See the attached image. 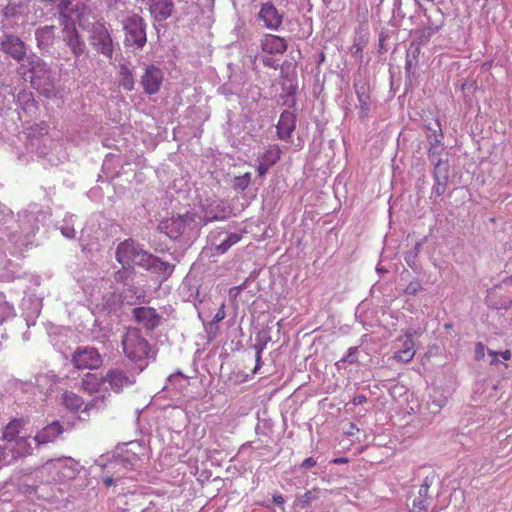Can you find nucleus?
<instances>
[{
    "label": "nucleus",
    "mask_w": 512,
    "mask_h": 512,
    "mask_svg": "<svg viewBox=\"0 0 512 512\" xmlns=\"http://www.w3.org/2000/svg\"><path fill=\"white\" fill-rule=\"evenodd\" d=\"M18 74L29 80L31 86L47 99H54L59 92L56 88L52 70L38 55L29 54L17 68Z\"/></svg>",
    "instance_id": "f257e3e1"
},
{
    "label": "nucleus",
    "mask_w": 512,
    "mask_h": 512,
    "mask_svg": "<svg viewBox=\"0 0 512 512\" xmlns=\"http://www.w3.org/2000/svg\"><path fill=\"white\" fill-rule=\"evenodd\" d=\"M121 346L123 354L134 363H139L155 356L149 341L138 328H127L121 338Z\"/></svg>",
    "instance_id": "f03ea898"
},
{
    "label": "nucleus",
    "mask_w": 512,
    "mask_h": 512,
    "mask_svg": "<svg viewBox=\"0 0 512 512\" xmlns=\"http://www.w3.org/2000/svg\"><path fill=\"white\" fill-rule=\"evenodd\" d=\"M115 257L124 268H132L133 265L142 267L145 259L150 258V253L141 249L134 240L126 239L117 246Z\"/></svg>",
    "instance_id": "7ed1b4c3"
},
{
    "label": "nucleus",
    "mask_w": 512,
    "mask_h": 512,
    "mask_svg": "<svg viewBox=\"0 0 512 512\" xmlns=\"http://www.w3.org/2000/svg\"><path fill=\"white\" fill-rule=\"evenodd\" d=\"M194 220V215L187 212L183 215L171 216L170 218L161 220L157 229L170 239H177L183 234L186 226L194 222Z\"/></svg>",
    "instance_id": "20e7f679"
},
{
    "label": "nucleus",
    "mask_w": 512,
    "mask_h": 512,
    "mask_svg": "<svg viewBox=\"0 0 512 512\" xmlns=\"http://www.w3.org/2000/svg\"><path fill=\"white\" fill-rule=\"evenodd\" d=\"M416 331L407 329L395 340L398 344L393 354V359L399 363H409L416 354L414 336Z\"/></svg>",
    "instance_id": "39448f33"
},
{
    "label": "nucleus",
    "mask_w": 512,
    "mask_h": 512,
    "mask_svg": "<svg viewBox=\"0 0 512 512\" xmlns=\"http://www.w3.org/2000/svg\"><path fill=\"white\" fill-rule=\"evenodd\" d=\"M71 362L78 370L98 369L102 365V357L93 347H78L72 355Z\"/></svg>",
    "instance_id": "423d86ee"
},
{
    "label": "nucleus",
    "mask_w": 512,
    "mask_h": 512,
    "mask_svg": "<svg viewBox=\"0 0 512 512\" xmlns=\"http://www.w3.org/2000/svg\"><path fill=\"white\" fill-rule=\"evenodd\" d=\"M0 49L17 62H24L28 56L25 42L13 34H3L0 37Z\"/></svg>",
    "instance_id": "0eeeda50"
},
{
    "label": "nucleus",
    "mask_w": 512,
    "mask_h": 512,
    "mask_svg": "<svg viewBox=\"0 0 512 512\" xmlns=\"http://www.w3.org/2000/svg\"><path fill=\"white\" fill-rule=\"evenodd\" d=\"M91 45L101 54L111 59L114 48L111 36L102 23L93 25L92 35L90 36Z\"/></svg>",
    "instance_id": "6e6552de"
},
{
    "label": "nucleus",
    "mask_w": 512,
    "mask_h": 512,
    "mask_svg": "<svg viewBox=\"0 0 512 512\" xmlns=\"http://www.w3.org/2000/svg\"><path fill=\"white\" fill-rule=\"evenodd\" d=\"M104 379L105 384H109L108 390L110 389L115 393H120L135 383L133 375L127 374L126 371L118 367L109 369L104 375Z\"/></svg>",
    "instance_id": "1a4fd4ad"
},
{
    "label": "nucleus",
    "mask_w": 512,
    "mask_h": 512,
    "mask_svg": "<svg viewBox=\"0 0 512 512\" xmlns=\"http://www.w3.org/2000/svg\"><path fill=\"white\" fill-rule=\"evenodd\" d=\"M435 480V474L432 473L427 475L422 484L419 487L418 495L415 496L412 500V504L409 508V512H428V508L430 505L431 496L429 494V489L433 485Z\"/></svg>",
    "instance_id": "9d476101"
},
{
    "label": "nucleus",
    "mask_w": 512,
    "mask_h": 512,
    "mask_svg": "<svg viewBox=\"0 0 512 512\" xmlns=\"http://www.w3.org/2000/svg\"><path fill=\"white\" fill-rule=\"evenodd\" d=\"M164 75L162 70L155 65H148L141 77V85L144 92L148 95H154L159 92Z\"/></svg>",
    "instance_id": "9b49d317"
},
{
    "label": "nucleus",
    "mask_w": 512,
    "mask_h": 512,
    "mask_svg": "<svg viewBox=\"0 0 512 512\" xmlns=\"http://www.w3.org/2000/svg\"><path fill=\"white\" fill-rule=\"evenodd\" d=\"M132 315L138 324L149 331H154L162 320V316L154 308L148 306L134 308Z\"/></svg>",
    "instance_id": "f8f14e48"
},
{
    "label": "nucleus",
    "mask_w": 512,
    "mask_h": 512,
    "mask_svg": "<svg viewBox=\"0 0 512 512\" xmlns=\"http://www.w3.org/2000/svg\"><path fill=\"white\" fill-rule=\"evenodd\" d=\"M125 43L142 48L146 43V32L140 19L130 20L125 24Z\"/></svg>",
    "instance_id": "ddd939ff"
},
{
    "label": "nucleus",
    "mask_w": 512,
    "mask_h": 512,
    "mask_svg": "<svg viewBox=\"0 0 512 512\" xmlns=\"http://www.w3.org/2000/svg\"><path fill=\"white\" fill-rule=\"evenodd\" d=\"M61 402L69 412L76 413L82 411L88 413L97 403V399L85 403L80 395L73 391L65 390L61 395Z\"/></svg>",
    "instance_id": "4468645a"
},
{
    "label": "nucleus",
    "mask_w": 512,
    "mask_h": 512,
    "mask_svg": "<svg viewBox=\"0 0 512 512\" xmlns=\"http://www.w3.org/2000/svg\"><path fill=\"white\" fill-rule=\"evenodd\" d=\"M257 19L264 23V26L270 30H277L283 21V15L271 3H263L257 15Z\"/></svg>",
    "instance_id": "2eb2a0df"
},
{
    "label": "nucleus",
    "mask_w": 512,
    "mask_h": 512,
    "mask_svg": "<svg viewBox=\"0 0 512 512\" xmlns=\"http://www.w3.org/2000/svg\"><path fill=\"white\" fill-rule=\"evenodd\" d=\"M63 432L64 428L61 423L53 421L38 431L32 440L37 446L45 445L54 442Z\"/></svg>",
    "instance_id": "dca6fc26"
},
{
    "label": "nucleus",
    "mask_w": 512,
    "mask_h": 512,
    "mask_svg": "<svg viewBox=\"0 0 512 512\" xmlns=\"http://www.w3.org/2000/svg\"><path fill=\"white\" fill-rule=\"evenodd\" d=\"M63 39L75 57H80L84 53L85 44L81 40L79 33L73 24L66 25L64 27Z\"/></svg>",
    "instance_id": "f3484780"
},
{
    "label": "nucleus",
    "mask_w": 512,
    "mask_h": 512,
    "mask_svg": "<svg viewBox=\"0 0 512 512\" xmlns=\"http://www.w3.org/2000/svg\"><path fill=\"white\" fill-rule=\"evenodd\" d=\"M149 11L157 21H164L172 15L173 0H148Z\"/></svg>",
    "instance_id": "a211bd4d"
},
{
    "label": "nucleus",
    "mask_w": 512,
    "mask_h": 512,
    "mask_svg": "<svg viewBox=\"0 0 512 512\" xmlns=\"http://www.w3.org/2000/svg\"><path fill=\"white\" fill-rule=\"evenodd\" d=\"M142 267L146 268L152 273L158 274L164 280L168 279L174 271V265L168 262H164L152 254H150L149 259H145Z\"/></svg>",
    "instance_id": "6ab92c4d"
},
{
    "label": "nucleus",
    "mask_w": 512,
    "mask_h": 512,
    "mask_svg": "<svg viewBox=\"0 0 512 512\" xmlns=\"http://www.w3.org/2000/svg\"><path fill=\"white\" fill-rule=\"evenodd\" d=\"M81 388L89 395H94L100 392H108V387L105 386L104 376H99L94 373H87L83 376L81 381Z\"/></svg>",
    "instance_id": "aec40b11"
},
{
    "label": "nucleus",
    "mask_w": 512,
    "mask_h": 512,
    "mask_svg": "<svg viewBox=\"0 0 512 512\" xmlns=\"http://www.w3.org/2000/svg\"><path fill=\"white\" fill-rule=\"evenodd\" d=\"M261 49L268 54H283L287 50V42L277 35L265 34L261 39Z\"/></svg>",
    "instance_id": "412c9836"
},
{
    "label": "nucleus",
    "mask_w": 512,
    "mask_h": 512,
    "mask_svg": "<svg viewBox=\"0 0 512 512\" xmlns=\"http://www.w3.org/2000/svg\"><path fill=\"white\" fill-rule=\"evenodd\" d=\"M27 421L24 418L11 419L2 429L1 440L5 442H14L20 436V432L24 429Z\"/></svg>",
    "instance_id": "4be33fe9"
},
{
    "label": "nucleus",
    "mask_w": 512,
    "mask_h": 512,
    "mask_svg": "<svg viewBox=\"0 0 512 512\" xmlns=\"http://www.w3.org/2000/svg\"><path fill=\"white\" fill-rule=\"evenodd\" d=\"M13 443L11 452L14 458H23L32 455L33 447L30 436H20Z\"/></svg>",
    "instance_id": "5701e85b"
},
{
    "label": "nucleus",
    "mask_w": 512,
    "mask_h": 512,
    "mask_svg": "<svg viewBox=\"0 0 512 512\" xmlns=\"http://www.w3.org/2000/svg\"><path fill=\"white\" fill-rule=\"evenodd\" d=\"M434 175L438 182L435 188V192L438 195H441L445 191V186L448 180V164L438 160L435 164Z\"/></svg>",
    "instance_id": "b1692460"
},
{
    "label": "nucleus",
    "mask_w": 512,
    "mask_h": 512,
    "mask_svg": "<svg viewBox=\"0 0 512 512\" xmlns=\"http://www.w3.org/2000/svg\"><path fill=\"white\" fill-rule=\"evenodd\" d=\"M421 45L412 43L407 50L406 60H405V70L407 73H410L412 69L417 65L418 58L420 55Z\"/></svg>",
    "instance_id": "393cba45"
},
{
    "label": "nucleus",
    "mask_w": 512,
    "mask_h": 512,
    "mask_svg": "<svg viewBox=\"0 0 512 512\" xmlns=\"http://www.w3.org/2000/svg\"><path fill=\"white\" fill-rule=\"evenodd\" d=\"M356 94L359 101V113L361 117H366L370 110V96L365 86L356 88Z\"/></svg>",
    "instance_id": "a878e982"
},
{
    "label": "nucleus",
    "mask_w": 512,
    "mask_h": 512,
    "mask_svg": "<svg viewBox=\"0 0 512 512\" xmlns=\"http://www.w3.org/2000/svg\"><path fill=\"white\" fill-rule=\"evenodd\" d=\"M443 130H434L432 135L428 136L430 148H429V155L430 157H433L437 154H439L443 150Z\"/></svg>",
    "instance_id": "bb28decb"
},
{
    "label": "nucleus",
    "mask_w": 512,
    "mask_h": 512,
    "mask_svg": "<svg viewBox=\"0 0 512 512\" xmlns=\"http://www.w3.org/2000/svg\"><path fill=\"white\" fill-rule=\"evenodd\" d=\"M14 313V306L6 300L3 292H0V324L12 316Z\"/></svg>",
    "instance_id": "cd10ccee"
},
{
    "label": "nucleus",
    "mask_w": 512,
    "mask_h": 512,
    "mask_svg": "<svg viewBox=\"0 0 512 512\" xmlns=\"http://www.w3.org/2000/svg\"><path fill=\"white\" fill-rule=\"evenodd\" d=\"M241 237L237 233H230L226 239L215 247L218 254H224L234 244L240 241Z\"/></svg>",
    "instance_id": "c85d7f7f"
},
{
    "label": "nucleus",
    "mask_w": 512,
    "mask_h": 512,
    "mask_svg": "<svg viewBox=\"0 0 512 512\" xmlns=\"http://www.w3.org/2000/svg\"><path fill=\"white\" fill-rule=\"evenodd\" d=\"M280 159V149L277 146L270 147L261 157V161L273 166Z\"/></svg>",
    "instance_id": "c756f323"
},
{
    "label": "nucleus",
    "mask_w": 512,
    "mask_h": 512,
    "mask_svg": "<svg viewBox=\"0 0 512 512\" xmlns=\"http://www.w3.org/2000/svg\"><path fill=\"white\" fill-rule=\"evenodd\" d=\"M276 128H295V116L290 111H284Z\"/></svg>",
    "instance_id": "7c9ffc66"
},
{
    "label": "nucleus",
    "mask_w": 512,
    "mask_h": 512,
    "mask_svg": "<svg viewBox=\"0 0 512 512\" xmlns=\"http://www.w3.org/2000/svg\"><path fill=\"white\" fill-rule=\"evenodd\" d=\"M250 182H251L250 173H245L244 175L236 176L233 179L232 186L235 190L244 191L249 186Z\"/></svg>",
    "instance_id": "2f4dec72"
},
{
    "label": "nucleus",
    "mask_w": 512,
    "mask_h": 512,
    "mask_svg": "<svg viewBox=\"0 0 512 512\" xmlns=\"http://www.w3.org/2000/svg\"><path fill=\"white\" fill-rule=\"evenodd\" d=\"M266 344H267V340H265L263 342H257L254 345L255 361H256V365H255L254 371L258 370L262 366V360H261L262 352L266 348Z\"/></svg>",
    "instance_id": "473e14b6"
},
{
    "label": "nucleus",
    "mask_w": 512,
    "mask_h": 512,
    "mask_svg": "<svg viewBox=\"0 0 512 512\" xmlns=\"http://www.w3.org/2000/svg\"><path fill=\"white\" fill-rule=\"evenodd\" d=\"M121 86L126 91H131L134 88V77L131 71L126 70L123 73V77L121 79Z\"/></svg>",
    "instance_id": "72a5a7b5"
},
{
    "label": "nucleus",
    "mask_w": 512,
    "mask_h": 512,
    "mask_svg": "<svg viewBox=\"0 0 512 512\" xmlns=\"http://www.w3.org/2000/svg\"><path fill=\"white\" fill-rule=\"evenodd\" d=\"M422 289L421 283L418 280H414L407 285L404 293L408 295H417Z\"/></svg>",
    "instance_id": "f704fd0d"
},
{
    "label": "nucleus",
    "mask_w": 512,
    "mask_h": 512,
    "mask_svg": "<svg viewBox=\"0 0 512 512\" xmlns=\"http://www.w3.org/2000/svg\"><path fill=\"white\" fill-rule=\"evenodd\" d=\"M434 30L431 28H425L420 31V37L418 44L423 45L429 42L431 36L433 35Z\"/></svg>",
    "instance_id": "c9c22d12"
},
{
    "label": "nucleus",
    "mask_w": 512,
    "mask_h": 512,
    "mask_svg": "<svg viewBox=\"0 0 512 512\" xmlns=\"http://www.w3.org/2000/svg\"><path fill=\"white\" fill-rule=\"evenodd\" d=\"M316 499V495L312 491H306L299 500V503L305 507L308 506L313 500Z\"/></svg>",
    "instance_id": "e433bc0d"
},
{
    "label": "nucleus",
    "mask_w": 512,
    "mask_h": 512,
    "mask_svg": "<svg viewBox=\"0 0 512 512\" xmlns=\"http://www.w3.org/2000/svg\"><path fill=\"white\" fill-rule=\"evenodd\" d=\"M54 31V26H45L36 32L37 40L40 41L45 35L51 36Z\"/></svg>",
    "instance_id": "4c0bfd02"
},
{
    "label": "nucleus",
    "mask_w": 512,
    "mask_h": 512,
    "mask_svg": "<svg viewBox=\"0 0 512 512\" xmlns=\"http://www.w3.org/2000/svg\"><path fill=\"white\" fill-rule=\"evenodd\" d=\"M226 317V312H225V303H222L220 308L218 309V311L216 312L213 320H212V323H219L220 321H222L224 318Z\"/></svg>",
    "instance_id": "58836bf2"
},
{
    "label": "nucleus",
    "mask_w": 512,
    "mask_h": 512,
    "mask_svg": "<svg viewBox=\"0 0 512 512\" xmlns=\"http://www.w3.org/2000/svg\"><path fill=\"white\" fill-rule=\"evenodd\" d=\"M485 357V346L482 342H478L475 346L476 360H482Z\"/></svg>",
    "instance_id": "ea45409f"
},
{
    "label": "nucleus",
    "mask_w": 512,
    "mask_h": 512,
    "mask_svg": "<svg viewBox=\"0 0 512 512\" xmlns=\"http://www.w3.org/2000/svg\"><path fill=\"white\" fill-rule=\"evenodd\" d=\"M262 61L264 66L269 68L277 69L279 66L278 62L272 57H264Z\"/></svg>",
    "instance_id": "a19ab883"
},
{
    "label": "nucleus",
    "mask_w": 512,
    "mask_h": 512,
    "mask_svg": "<svg viewBox=\"0 0 512 512\" xmlns=\"http://www.w3.org/2000/svg\"><path fill=\"white\" fill-rule=\"evenodd\" d=\"M356 353H357V348H355V347L349 348L348 354L345 358H343V361H348L350 363H353L356 360Z\"/></svg>",
    "instance_id": "79ce46f5"
},
{
    "label": "nucleus",
    "mask_w": 512,
    "mask_h": 512,
    "mask_svg": "<svg viewBox=\"0 0 512 512\" xmlns=\"http://www.w3.org/2000/svg\"><path fill=\"white\" fill-rule=\"evenodd\" d=\"M295 130H277V135L281 140H288Z\"/></svg>",
    "instance_id": "37998d69"
},
{
    "label": "nucleus",
    "mask_w": 512,
    "mask_h": 512,
    "mask_svg": "<svg viewBox=\"0 0 512 512\" xmlns=\"http://www.w3.org/2000/svg\"><path fill=\"white\" fill-rule=\"evenodd\" d=\"M270 167H271L270 165H268L267 163H264L263 161L260 160L259 165L257 167L259 176H264Z\"/></svg>",
    "instance_id": "c03bdc74"
},
{
    "label": "nucleus",
    "mask_w": 512,
    "mask_h": 512,
    "mask_svg": "<svg viewBox=\"0 0 512 512\" xmlns=\"http://www.w3.org/2000/svg\"><path fill=\"white\" fill-rule=\"evenodd\" d=\"M358 432H359V428L356 426V424L350 423L347 430L345 431V434L347 436H353Z\"/></svg>",
    "instance_id": "a18cd8bd"
},
{
    "label": "nucleus",
    "mask_w": 512,
    "mask_h": 512,
    "mask_svg": "<svg viewBox=\"0 0 512 512\" xmlns=\"http://www.w3.org/2000/svg\"><path fill=\"white\" fill-rule=\"evenodd\" d=\"M367 402V398L365 395H357L353 398L352 400V403L355 405V406H358V405H361V404H364Z\"/></svg>",
    "instance_id": "49530a36"
},
{
    "label": "nucleus",
    "mask_w": 512,
    "mask_h": 512,
    "mask_svg": "<svg viewBox=\"0 0 512 512\" xmlns=\"http://www.w3.org/2000/svg\"><path fill=\"white\" fill-rule=\"evenodd\" d=\"M315 465H316V460H315V459H313L312 457H308V458H306V459L302 462V464H301V466H302L303 468H311V467H314Z\"/></svg>",
    "instance_id": "de8ad7c7"
},
{
    "label": "nucleus",
    "mask_w": 512,
    "mask_h": 512,
    "mask_svg": "<svg viewBox=\"0 0 512 512\" xmlns=\"http://www.w3.org/2000/svg\"><path fill=\"white\" fill-rule=\"evenodd\" d=\"M488 354L492 357L490 364L496 365L499 362V360H498L499 353L494 350H488Z\"/></svg>",
    "instance_id": "09e8293b"
},
{
    "label": "nucleus",
    "mask_w": 512,
    "mask_h": 512,
    "mask_svg": "<svg viewBox=\"0 0 512 512\" xmlns=\"http://www.w3.org/2000/svg\"><path fill=\"white\" fill-rule=\"evenodd\" d=\"M241 292V287H232L229 289V295L231 298L236 299Z\"/></svg>",
    "instance_id": "8fccbe9b"
},
{
    "label": "nucleus",
    "mask_w": 512,
    "mask_h": 512,
    "mask_svg": "<svg viewBox=\"0 0 512 512\" xmlns=\"http://www.w3.org/2000/svg\"><path fill=\"white\" fill-rule=\"evenodd\" d=\"M351 50H352V54H353V55H359V56H361V55H362V47H361V45H359V44L354 43V44L352 45Z\"/></svg>",
    "instance_id": "3c124183"
},
{
    "label": "nucleus",
    "mask_w": 512,
    "mask_h": 512,
    "mask_svg": "<svg viewBox=\"0 0 512 512\" xmlns=\"http://www.w3.org/2000/svg\"><path fill=\"white\" fill-rule=\"evenodd\" d=\"M273 502L274 504L280 506L284 503V497L281 494H275L273 495Z\"/></svg>",
    "instance_id": "603ef678"
},
{
    "label": "nucleus",
    "mask_w": 512,
    "mask_h": 512,
    "mask_svg": "<svg viewBox=\"0 0 512 512\" xmlns=\"http://www.w3.org/2000/svg\"><path fill=\"white\" fill-rule=\"evenodd\" d=\"M499 355L502 357L503 360H506V361H508L512 358V352L509 349L500 352Z\"/></svg>",
    "instance_id": "864d4df0"
},
{
    "label": "nucleus",
    "mask_w": 512,
    "mask_h": 512,
    "mask_svg": "<svg viewBox=\"0 0 512 512\" xmlns=\"http://www.w3.org/2000/svg\"><path fill=\"white\" fill-rule=\"evenodd\" d=\"M331 462L333 464H346L349 462V459L346 457H339V458H334Z\"/></svg>",
    "instance_id": "5fc2aeb1"
},
{
    "label": "nucleus",
    "mask_w": 512,
    "mask_h": 512,
    "mask_svg": "<svg viewBox=\"0 0 512 512\" xmlns=\"http://www.w3.org/2000/svg\"><path fill=\"white\" fill-rule=\"evenodd\" d=\"M103 483L107 486V487H110L112 485H114L115 481L112 477H106L103 479Z\"/></svg>",
    "instance_id": "6e6d98bb"
},
{
    "label": "nucleus",
    "mask_w": 512,
    "mask_h": 512,
    "mask_svg": "<svg viewBox=\"0 0 512 512\" xmlns=\"http://www.w3.org/2000/svg\"><path fill=\"white\" fill-rule=\"evenodd\" d=\"M70 4V0H60L59 6L63 8H67V6Z\"/></svg>",
    "instance_id": "4d7b16f0"
},
{
    "label": "nucleus",
    "mask_w": 512,
    "mask_h": 512,
    "mask_svg": "<svg viewBox=\"0 0 512 512\" xmlns=\"http://www.w3.org/2000/svg\"><path fill=\"white\" fill-rule=\"evenodd\" d=\"M4 455H5V451H4V449L0 446V461L4 458Z\"/></svg>",
    "instance_id": "13d9d810"
},
{
    "label": "nucleus",
    "mask_w": 512,
    "mask_h": 512,
    "mask_svg": "<svg viewBox=\"0 0 512 512\" xmlns=\"http://www.w3.org/2000/svg\"><path fill=\"white\" fill-rule=\"evenodd\" d=\"M237 287H241V291L246 287V281L242 284L238 285Z\"/></svg>",
    "instance_id": "bf43d9fd"
},
{
    "label": "nucleus",
    "mask_w": 512,
    "mask_h": 512,
    "mask_svg": "<svg viewBox=\"0 0 512 512\" xmlns=\"http://www.w3.org/2000/svg\"><path fill=\"white\" fill-rule=\"evenodd\" d=\"M8 13H9V7H6L5 14L8 15Z\"/></svg>",
    "instance_id": "052dcab7"
},
{
    "label": "nucleus",
    "mask_w": 512,
    "mask_h": 512,
    "mask_svg": "<svg viewBox=\"0 0 512 512\" xmlns=\"http://www.w3.org/2000/svg\"><path fill=\"white\" fill-rule=\"evenodd\" d=\"M511 281H512V276H511Z\"/></svg>",
    "instance_id": "680f3d73"
}]
</instances>
